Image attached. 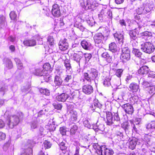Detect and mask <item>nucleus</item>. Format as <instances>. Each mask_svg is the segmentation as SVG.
Wrapping results in <instances>:
<instances>
[{
    "label": "nucleus",
    "instance_id": "f257e3e1",
    "mask_svg": "<svg viewBox=\"0 0 155 155\" xmlns=\"http://www.w3.org/2000/svg\"><path fill=\"white\" fill-rule=\"evenodd\" d=\"M84 79L90 84H91L92 82H94L95 84H97V81L99 78L98 73L95 69H92L91 70L89 73H84Z\"/></svg>",
    "mask_w": 155,
    "mask_h": 155
},
{
    "label": "nucleus",
    "instance_id": "f03ea898",
    "mask_svg": "<svg viewBox=\"0 0 155 155\" xmlns=\"http://www.w3.org/2000/svg\"><path fill=\"white\" fill-rule=\"evenodd\" d=\"M93 146L99 155H113L114 153L112 149L107 148L104 145L100 146L98 143H94Z\"/></svg>",
    "mask_w": 155,
    "mask_h": 155
},
{
    "label": "nucleus",
    "instance_id": "7ed1b4c3",
    "mask_svg": "<svg viewBox=\"0 0 155 155\" xmlns=\"http://www.w3.org/2000/svg\"><path fill=\"white\" fill-rule=\"evenodd\" d=\"M106 123L107 125H110L113 124L116 126H118L120 124V118L117 113L114 114V120H113V115L111 112L108 111L106 112Z\"/></svg>",
    "mask_w": 155,
    "mask_h": 155
},
{
    "label": "nucleus",
    "instance_id": "20e7f679",
    "mask_svg": "<svg viewBox=\"0 0 155 155\" xmlns=\"http://www.w3.org/2000/svg\"><path fill=\"white\" fill-rule=\"evenodd\" d=\"M140 48L143 52L150 54L153 53L155 50L154 46L150 42H146L140 45Z\"/></svg>",
    "mask_w": 155,
    "mask_h": 155
},
{
    "label": "nucleus",
    "instance_id": "39448f33",
    "mask_svg": "<svg viewBox=\"0 0 155 155\" xmlns=\"http://www.w3.org/2000/svg\"><path fill=\"white\" fill-rule=\"evenodd\" d=\"M19 122V119L18 116L14 115L9 116L7 118L6 123L7 125L10 128H13L17 125Z\"/></svg>",
    "mask_w": 155,
    "mask_h": 155
},
{
    "label": "nucleus",
    "instance_id": "423d86ee",
    "mask_svg": "<svg viewBox=\"0 0 155 155\" xmlns=\"http://www.w3.org/2000/svg\"><path fill=\"white\" fill-rule=\"evenodd\" d=\"M153 4H151L149 5H146V6L143 5L140 7L138 8L135 10L136 13L138 15H141L142 14H145L149 12L153 8Z\"/></svg>",
    "mask_w": 155,
    "mask_h": 155
},
{
    "label": "nucleus",
    "instance_id": "0eeeda50",
    "mask_svg": "<svg viewBox=\"0 0 155 155\" xmlns=\"http://www.w3.org/2000/svg\"><path fill=\"white\" fill-rule=\"evenodd\" d=\"M81 7L86 10L93 9L94 5L89 0H81L80 1Z\"/></svg>",
    "mask_w": 155,
    "mask_h": 155
},
{
    "label": "nucleus",
    "instance_id": "6e6552de",
    "mask_svg": "<svg viewBox=\"0 0 155 155\" xmlns=\"http://www.w3.org/2000/svg\"><path fill=\"white\" fill-rule=\"evenodd\" d=\"M115 40L118 43L122 46L124 43V35L123 32H117L114 34Z\"/></svg>",
    "mask_w": 155,
    "mask_h": 155
},
{
    "label": "nucleus",
    "instance_id": "1a4fd4ad",
    "mask_svg": "<svg viewBox=\"0 0 155 155\" xmlns=\"http://www.w3.org/2000/svg\"><path fill=\"white\" fill-rule=\"evenodd\" d=\"M51 13L54 17H59L61 15L60 7L57 4H54L52 6Z\"/></svg>",
    "mask_w": 155,
    "mask_h": 155
},
{
    "label": "nucleus",
    "instance_id": "9d476101",
    "mask_svg": "<svg viewBox=\"0 0 155 155\" xmlns=\"http://www.w3.org/2000/svg\"><path fill=\"white\" fill-rule=\"evenodd\" d=\"M68 45L67 40L65 38L61 39L58 43L59 49L63 51H65L68 49Z\"/></svg>",
    "mask_w": 155,
    "mask_h": 155
},
{
    "label": "nucleus",
    "instance_id": "9b49d317",
    "mask_svg": "<svg viewBox=\"0 0 155 155\" xmlns=\"http://www.w3.org/2000/svg\"><path fill=\"white\" fill-rule=\"evenodd\" d=\"M121 107L125 112L127 114H132L134 112V109L133 106L129 103L124 104Z\"/></svg>",
    "mask_w": 155,
    "mask_h": 155
},
{
    "label": "nucleus",
    "instance_id": "f8f14e48",
    "mask_svg": "<svg viewBox=\"0 0 155 155\" xmlns=\"http://www.w3.org/2000/svg\"><path fill=\"white\" fill-rule=\"evenodd\" d=\"M89 84L84 85L82 87V91L85 94L87 95H90L92 94L94 91L93 88Z\"/></svg>",
    "mask_w": 155,
    "mask_h": 155
},
{
    "label": "nucleus",
    "instance_id": "ddd939ff",
    "mask_svg": "<svg viewBox=\"0 0 155 155\" xmlns=\"http://www.w3.org/2000/svg\"><path fill=\"white\" fill-rule=\"evenodd\" d=\"M29 148L25 150V152L22 155H32V150L31 148L34 146L35 142L31 140H29L28 141Z\"/></svg>",
    "mask_w": 155,
    "mask_h": 155
},
{
    "label": "nucleus",
    "instance_id": "4468645a",
    "mask_svg": "<svg viewBox=\"0 0 155 155\" xmlns=\"http://www.w3.org/2000/svg\"><path fill=\"white\" fill-rule=\"evenodd\" d=\"M104 40V37L101 33H97L94 36V40L96 43L99 44L102 43Z\"/></svg>",
    "mask_w": 155,
    "mask_h": 155
},
{
    "label": "nucleus",
    "instance_id": "2eb2a0df",
    "mask_svg": "<svg viewBox=\"0 0 155 155\" xmlns=\"http://www.w3.org/2000/svg\"><path fill=\"white\" fill-rule=\"evenodd\" d=\"M83 54L82 52L79 51L77 53H74L71 55V59L79 63L81 58L82 57Z\"/></svg>",
    "mask_w": 155,
    "mask_h": 155
},
{
    "label": "nucleus",
    "instance_id": "dca6fc26",
    "mask_svg": "<svg viewBox=\"0 0 155 155\" xmlns=\"http://www.w3.org/2000/svg\"><path fill=\"white\" fill-rule=\"evenodd\" d=\"M74 21V26L79 29L81 31H84L85 28L80 23L81 21V19L79 17L76 18Z\"/></svg>",
    "mask_w": 155,
    "mask_h": 155
},
{
    "label": "nucleus",
    "instance_id": "f3484780",
    "mask_svg": "<svg viewBox=\"0 0 155 155\" xmlns=\"http://www.w3.org/2000/svg\"><path fill=\"white\" fill-rule=\"evenodd\" d=\"M81 45L82 48L85 50H90L93 48V46L90 42L85 40L81 41Z\"/></svg>",
    "mask_w": 155,
    "mask_h": 155
},
{
    "label": "nucleus",
    "instance_id": "a211bd4d",
    "mask_svg": "<svg viewBox=\"0 0 155 155\" xmlns=\"http://www.w3.org/2000/svg\"><path fill=\"white\" fill-rule=\"evenodd\" d=\"M150 69L146 65L142 66L138 70V73L142 75H146L147 74Z\"/></svg>",
    "mask_w": 155,
    "mask_h": 155
},
{
    "label": "nucleus",
    "instance_id": "6ab92c4d",
    "mask_svg": "<svg viewBox=\"0 0 155 155\" xmlns=\"http://www.w3.org/2000/svg\"><path fill=\"white\" fill-rule=\"evenodd\" d=\"M139 85L135 83H132L130 84L129 90L133 93L137 92L139 89Z\"/></svg>",
    "mask_w": 155,
    "mask_h": 155
},
{
    "label": "nucleus",
    "instance_id": "aec40b11",
    "mask_svg": "<svg viewBox=\"0 0 155 155\" xmlns=\"http://www.w3.org/2000/svg\"><path fill=\"white\" fill-rule=\"evenodd\" d=\"M101 57L104 58L108 63H111L112 61V56L107 52H104L101 54Z\"/></svg>",
    "mask_w": 155,
    "mask_h": 155
},
{
    "label": "nucleus",
    "instance_id": "412c9836",
    "mask_svg": "<svg viewBox=\"0 0 155 155\" xmlns=\"http://www.w3.org/2000/svg\"><path fill=\"white\" fill-rule=\"evenodd\" d=\"M68 98V95L65 93L61 94L56 97V100L59 101H65Z\"/></svg>",
    "mask_w": 155,
    "mask_h": 155
},
{
    "label": "nucleus",
    "instance_id": "4be33fe9",
    "mask_svg": "<svg viewBox=\"0 0 155 155\" xmlns=\"http://www.w3.org/2000/svg\"><path fill=\"white\" fill-rule=\"evenodd\" d=\"M129 34L130 36V39H131V40L132 41V40H133L136 42V43H135V45H134V46L137 45H136V43H137V33L136 31L135 30L130 31L129 32Z\"/></svg>",
    "mask_w": 155,
    "mask_h": 155
},
{
    "label": "nucleus",
    "instance_id": "5701e85b",
    "mask_svg": "<svg viewBox=\"0 0 155 155\" xmlns=\"http://www.w3.org/2000/svg\"><path fill=\"white\" fill-rule=\"evenodd\" d=\"M33 73L36 76H41L44 75L45 74H47V72L46 71H44L43 69L42 68L35 69V71L33 72Z\"/></svg>",
    "mask_w": 155,
    "mask_h": 155
},
{
    "label": "nucleus",
    "instance_id": "b1692460",
    "mask_svg": "<svg viewBox=\"0 0 155 155\" xmlns=\"http://www.w3.org/2000/svg\"><path fill=\"white\" fill-rule=\"evenodd\" d=\"M23 43L25 46H34L36 45V42L35 40L32 39L25 40Z\"/></svg>",
    "mask_w": 155,
    "mask_h": 155
},
{
    "label": "nucleus",
    "instance_id": "393cba45",
    "mask_svg": "<svg viewBox=\"0 0 155 155\" xmlns=\"http://www.w3.org/2000/svg\"><path fill=\"white\" fill-rule=\"evenodd\" d=\"M138 139L136 138H133L129 142V147L132 150H133L135 147L137 143Z\"/></svg>",
    "mask_w": 155,
    "mask_h": 155
},
{
    "label": "nucleus",
    "instance_id": "a878e982",
    "mask_svg": "<svg viewBox=\"0 0 155 155\" xmlns=\"http://www.w3.org/2000/svg\"><path fill=\"white\" fill-rule=\"evenodd\" d=\"M146 128L150 132H152L155 129V121H152L146 125Z\"/></svg>",
    "mask_w": 155,
    "mask_h": 155
},
{
    "label": "nucleus",
    "instance_id": "bb28decb",
    "mask_svg": "<svg viewBox=\"0 0 155 155\" xmlns=\"http://www.w3.org/2000/svg\"><path fill=\"white\" fill-rule=\"evenodd\" d=\"M64 66L66 69V71L69 74H71L72 72V69L70 63L68 60H65L64 61Z\"/></svg>",
    "mask_w": 155,
    "mask_h": 155
},
{
    "label": "nucleus",
    "instance_id": "cd10ccee",
    "mask_svg": "<svg viewBox=\"0 0 155 155\" xmlns=\"http://www.w3.org/2000/svg\"><path fill=\"white\" fill-rule=\"evenodd\" d=\"M85 20L88 25L91 26H92L95 23V22L93 18L89 17L88 15H87L86 16L85 18Z\"/></svg>",
    "mask_w": 155,
    "mask_h": 155
},
{
    "label": "nucleus",
    "instance_id": "c85d7f7f",
    "mask_svg": "<svg viewBox=\"0 0 155 155\" xmlns=\"http://www.w3.org/2000/svg\"><path fill=\"white\" fill-rule=\"evenodd\" d=\"M121 127L124 130L126 134H129L130 130V126L127 122L124 123L122 124Z\"/></svg>",
    "mask_w": 155,
    "mask_h": 155
},
{
    "label": "nucleus",
    "instance_id": "c756f323",
    "mask_svg": "<svg viewBox=\"0 0 155 155\" xmlns=\"http://www.w3.org/2000/svg\"><path fill=\"white\" fill-rule=\"evenodd\" d=\"M111 77L110 76H107L104 79L103 84L105 87H108L111 85L110 81L111 80Z\"/></svg>",
    "mask_w": 155,
    "mask_h": 155
},
{
    "label": "nucleus",
    "instance_id": "7c9ffc66",
    "mask_svg": "<svg viewBox=\"0 0 155 155\" xmlns=\"http://www.w3.org/2000/svg\"><path fill=\"white\" fill-rule=\"evenodd\" d=\"M70 114H71V120L74 122L77 121L78 117L77 112L75 111Z\"/></svg>",
    "mask_w": 155,
    "mask_h": 155
},
{
    "label": "nucleus",
    "instance_id": "2f4dec72",
    "mask_svg": "<svg viewBox=\"0 0 155 155\" xmlns=\"http://www.w3.org/2000/svg\"><path fill=\"white\" fill-rule=\"evenodd\" d=\"M130 54H121L120 58L123 62H125L130 59Z\"/></svg>",
    "mask_w": 155,
    "mask_h": 155
},
{
    "label": "nucleus",
    "instance_id": "473e14b6",
    "mask_svg": "<svg viewBox=\"0 0 155 155\" xmlns=\"http://www.w3.org/2000/svg\"><path fill=\"white\" fill-rule=\"evenodd\" d=\"M134 18L136 20V21L139 27L141 28L143 25V23L142 22L141 19H140V16L138 15H135Z\"/></svg>",
    "mask_w": 155,
    "mask_h": 155
},
{
    "label": "nucleus",
    "instance_id": "72a5a7b5",
    "mask_svg": "<svg viewBox=\"0 0 155 155\" xmlns=\"http://www.w3.org/2000/svg\"><path fill=\"white\" fill-rule=\"evenodd\" d=\"M63 81L60 76L56 75L54 78V83L56 85H61Z\"/></svg>",
    "mask_w": 155,
    "mask_h": 155
},
{
    "label": "nucleus",
    "instance_id": "f704fd0d",
    "mask_svg": "<svg viewBox=\"0 0 155 155\" xmlns=\"http://www.w3.org/2000/svg\"><path fill=\"white\" fill-rule=\"evenodd\" d=\"M4 62L7 68L8 69H10L12 68L13 66L10 60L5 58L4 59Z\"/></svg>",
    "mask_w": 155,
    "mask_h": 155
},
{
    "label": "nucleus",
    "instance_id": "c9c22d12",
    "mask_svg": "<svg viewBox=\"0 0 155 155\" xmlns=\"http://www.w3.org/2000/svg\"><path fill=\"white\" fill-rule=\"evenodd\" d=\"M109 50L112 52H114L116 51L117 47L115 43L112 42L109 44Z\"/></svg>",
    "mask_w": 155,
    "mask_h": 155
},
{
    "label": "nucleus",
    "instance_id": "e433bc0d",
    "mask_svg": "<svg viewBox=\"0 0 155 155\" xmlns=\"http://www.w3.org/2000/svg\"><path fill=\"white\" fill-rule=\"evenodd\" d=\"M14 60L18 68L20 70L21 69L23 68V64L20 60L18 58H15Z\"/></svg>",
    "mask_w": 155,
    "mask_h": 155
},
{
    "label": "nucleus",
    "instance_id": "4c0bfd02",
    "mask_svg": "<svg viewBox=\"0 0 155 155\" xmlns=\"http://www.w3.org/2000/svg\"><path fill=\"white\" fill-rule=\"evenodd\" d=\"M42 68L43 69L44 71H46L49 73H50L51 71L50 64L48 63L44 64Z\"/></svg>",
    "mask_w": 155,
    "mask_h": 155
},
{
    "label": "nucleus",
    "instance_id": "58836bf2",
    "mask_svg": "<svg viewBox=\"0 0 155 155\" xmlns=\"http://www.w3.org/2000/svg\"><path fill=\"white\" fill-rule=\"evenodd\" d=\"M5 18L3 15L0 16V27L2 28L4 27L6 25Z\"/></svg>",
    "mask_w": 155,
    "mask_h": 155
},
{
    "label": "nucleus",
    "instance_id": "ea45409f",
    "mask_svg": "<svg viewBox=\"0 0 155 155\" xmlns=\"http://www.w3.org/2000/svg\"><path fill=\"white\" fill-rule=\"evenodd\" d=\"M92 127L94 129H95L97 131V130L102 131L104 130V125L103 124H100L98 126L95 124L93 125Z\"/></svg>",
    "mask_w": 155,
    "mask_h": 155
},
{
    "label": "nucleus",
    "instance_id": "a19ab883",
    "mask_svg": "<svg viewBox=\"0 0 155 155\" xmlns=\"http://www.w3.org/2000/svg\"><path fill=\"white\" fill-rule=\"evenodd\" d=\"M132 52L136 56L139 58L140 57L142 54L139 49L135 48H133Z\"/></svg>",
    "mask_w": 155,
    "mask_h": 155
},
{
    "label": "nucleus",
    "instance_id": "79ce46f5",
    "mask_svg": "<svg viewBox=\"0 0 155 155\" xmlns=\"http://www.w3.org/2000/svg\"><path fill=\"white\" fill-rule=\"evenodd\" d=\"M104 10V14L105 16H107L109 18L111 19L112 18V13L110 9H103Z\"/></svg>",
    "mask_w": 155,
    "mask_h": 155
},
{
    "label": "nucleus",
    "instance_id": "37998d69",
    "mask_svg": "<svg viewBox=\"0 0 155 155\" xmlns=\"http://www.w3.org/2000/svg\"><path fill=\"white\" fill-rule=\"evenodd\" d=\"M48 43L51 47L54 45V40L53 36H49L48 37Z\"/></svg>",
    "mask_w": 155,
    "mask_h": 155
},
{
    "label": "nucleus",
    "instance_id": "c03bdc74",
    "mask_svg": "<svg viewBox=\"0 0 155 155\" xmlns=\"http://www.w3.org/2000/svg\"><path fill=\"white\" fill-rule=\"evenodd\" d=\"M30 125L31 130H33L37 127L38 124L36 121H32L30 123Z\"/></svg>",
    "mask_w": 155,
    "mask_h": 155
},
{
    "label": "nucleus",
    "instance_id": "a18cd8bd",
    "mask_svg": "<svg viewBox=\"0 0 155 155\" xmlns=\"http://www.w3.org/2000/svg\"><path fill=\"white\" fill-rule=\"evenodd\" d=\"M83 124L85 127L88 128L90 129L92 127L90 122L86 118H85L84 120Z\"/></svg>",
    "mask_w": 155,
    "mask_h": 155
},
{
    "label": "nucleus",
    "instance_id": "49530a36",
    "mask_svg": "<svg viewBox=\"0 0 155 155\" xmlns=\"http://www.w3.org/2000/svg\"><path fill=\"white\" fill-rule=\"evenodd\" d=\"M8 90V88L7 85L0 86V91L2 93V95H3L5 92H6Z\"/></svg>",
    "mask_w": 155,
    "mask_h": 155
},
{
    "label": "nucleus",
    "instance_id": "de8ad7c7",
    "mask_svg": "<svg viewBox=\"0 0 155 155\" xmlns=\"http://www.w3.org/2000/svg\"><path fill=\"white\" fill-rule=\"evenodd\" d=\"M77 129L78 127L76 125L74 124L72 127L70 129V132L71 134L72 135L74 134L76 132Z\"/></svg>",
    "mask_w": 155,
    "mask_h": 155
},
{
    "label": "nucleus",
    "instance_id": "09e8293b",
    "mask_svg": "<svg viewBox=\"0 0 155 155\" xmlns=\"http://www.w3.org/2000/svg\"><path fill=\"white\" fill-rule=\"evenodd\" d=\"M40 92L42 94H45L47 96H48L50 94V92L49 90L46 88H41L40 89Z\"/></svg>",
    "mask_w": 155,
    "mask_h": 155
},
{
    "label": "nucleus",
    "instance_id": "8fccbe9b",
    "mask_svg": "<svg viewBox=\"0 0 155 155\" xmlns=\"http://www.w3.org/2000/svg\"><path fill=\"white\" fill-rule=\"evenodd\" d=\"M67 112L68 114H69L75 111L73 110V106L71 104L68 105L67 106Z\"/></svg>",
    "mask_w": 155,
    "mask_h": 155
},
{
    "label": "nucleus",
    "instance_id": "3c124183",
    "mask_svg": "<svg viewBox=\"0 0 155 155\" xmlns=\"http://www.w3.org/2000/svg\"><path fill=\"white\" fill-rule=\"evenodd\" d=\"M151 137L148 134H145L143 140L146 142L147 144H149L151 139Z\"/></svg>",
    "mask_w": 155,
    "mask_h": 155
},
{
    "label": "nucleus",
    "instance_id": "603ef678",
    "mask_svg": "<svg viewBox=\"0 0 155 155\" xmlns=\"http://www.w3.org/2000/svg\"><path fill=\"white\" fill-rule=\"evenodd\" d=\"M43 145L45 149L49 148L51 146V143L47 140H45L43 143Z\"/></svg>",
    "mask_w": 155,
    "mask_h": 155
},
{
    "label": "nucleus",
    "instance_id": "864d4df0",
    "mask_svg": "<svg viewBox=\"0 0 155 155\" xmlns=\"http://www.w3.org/2000/svg\"><path fill=\"white\" fill-rule=\"evenodd\" d=\"M98 15V18L100 21H103V18H105V17L104 14V10L103 9L101 11L100 14H99Z\"/></svg>",
    "mask_w": 155,
    "mask_h": 155
},
{
    "label": "nucleus",
    "instance_id": "5fc2aeb1",
    "mask_svg": "<svg viewBox=\"0 0 155 155\" xmlns=\"http://www.w3.org/2000/svg\"><path fill=\"white\" fill-rule=\"evenodd\" d=\"M10 18L11 20L15 21H16L17 15L14 11H12L9 14Z\"/></svg>",
    "mask_w": 155,
    "mask_h": 155
},
{
    "label": "nucleus",
    "instance_id": "6e6d98bb",
    "mask_svg": "<svg viewBox=\"0 0 155 155\" xmlns=\"http://www.w3.org/2000/svg\"><path fill=\"white\" fill-rule=\"evenodd\" d=\"M130 54V51L129 49L127 47H124L122 48L121 54Z\"/></svg>",
    "mask_w": 155,
    "mask_h": 155
},
{
    "label": "nucleus",
    "instance_id": "4d7b16f0",
    "mask_svg": "<svg viewBox=\"0 0 155 155\" xmlns=\"http://www.w3.org/2000/svg\"><path fill=\"white\" fill-rule=\"evenodd\" d=\"M123 70L122 69H118L117 70L115 71V75L118 78L121 77L122 73Z\"/></svg>",
    "mask_w": 155,
    "mask_h": 155
},
{
    "label": "nucleus",
    "instance_id": "13d9d810",
    "mask_svg": "<svg viewBox=\"0 0 155 155\" xmlns=\"http://www.w3.org/2000/svg\"><path fill=\"white\" fill-rule=\"evenodd\" d=\"M60 148L61 150V151H63L66 150L67 149V147L65 146V143L63 142H61L59 144Z\"/></svg>",
    "mask_w": 155,
    "mask_h": 155
},
{
    "label": "nucleus",
    "instance_id": "bf43d9fd",
    "mask_svg": "<svg viewBox=\"0 0 155 155\" xmlns=\"http://www.w3.org/2000/svg\"><path fill=\"white\" fill-rule=\"evenodd\" d=\"M47 74H44V75L42 76H44V79L45 81L47 82L50 79V76L49 75V73L48 72H47Z\"/></svg>",
    "mask_w": 155,
    "mask_h": 155
},
{
    "label": "nucleus",
    "instance_id": "052dcab7",
    "mask_svg": "<svg viewBox=\"0 0 155 155\" xmlns=\"http://www.w3.org/2000/svg\"><path fill=\"white\" fill-rule=\"evenodd\" d=\"M60 131L62 135H65L67 132V128L64 127H61L60 128Z\"/></svg>",
    "mask_w": 155,
    "mask_h": 155
},
{
    "label": "nucleus",
    "instance_id": "680f3d73",
    "mask_svg": "<svg viewBox=\"0 0 155 155\" xmlns=\"http://www.w3.org/2000/svg\"><path fill=\"white\" fill-rule=\"evenodd\" d=\"M139 84L144 85H147L148 84V82L145 81L144 80V78H141L139 81Z\"/></svg>",
    "mask_w": 155,
    "mask_h": 155
},
{
    "label": "nucleus",
    "instance_id": "e2e57ef3",
    "mask_svg": "<svg viewBox=\"0 0 155 155\" xmlns=\"http://www.w3.org/2000/svg\"><path fill=\"white\" fill-rule=\"evenodd\" d=\"M141 35L144 37H150L152 36V34L150 32L146 31L141 33Z\"/></svg>",
    "mask_w": 155,
    "mask_h": 155
},
{
    "label": "nucleus",
    "instance_id": "0e129e2a",
    "mask_svg": "<svg viewBox=\"0 0 155 155\" xmlns=\"http://www.w3.org/2000/svg\"><path fill=\"white\" fill-rule=\"evenodd\" d=\"M94 106H96V107L101 108L102 107V105L97 101V100H95L94 101Z\"/></svg>",
    "mask_w": 155,
    "mask_h": 155
},
{
    "label": "nucleus",
    "instance_id": "69168bd1",
    "mask_svg": "<svg viewBox=\"0 0 155 155\" xmlns=\"http://www.w3.org/2000/svg\"><path fill=\"white\" fill-rule=\"evenodd\" d=\"M6 138L5 134L0 131V141L4 140Z\"/></svg>",
    "mask_w": 155,
    "mask_h": 155
},
{
    "label": "nucleus",
    "instance_id": "338daca9",
    "mask_svg": "<svg viewBox=\"0 0 155 155\" xmlns=\"http://www.w3.org/2000/svg\"><path fill=\"white\" fill-rule=\"evenodd\" d=\"M148 77L152 78L154 79V81H155V72H150L148 75Z\"/></svg>",
    "mask_w": 155,
    "mask_h": 155
},
{
    "label": "nucleus",
    "instance_id": "774afa93",
    "mask_svg": "<svg viewBox=\"0 0 155 155\" xmlns=\"http://www.w3.org/2000/svg\"><path fill=\"white\" fill-rule=\"evenodd\" d=\"M67 75L64 79V81L65 82H68L69 80L71 79V75Z\"/></svg>",
    "mask_w": 155,
    "mask_h": 155
}]
</instances>
